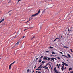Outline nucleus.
Returning a JSON list of instances; mask_svg holds the SVG:
<instances>
[{"mask_svg":"<svg viewBox=\"0 0 73 73\" xmlns=\"http://www.w3.org/2000/svg\"><path fill=\"white\" fill-rule=\"evenodd\" d=\"M17 46V45L15 44V45H14L12 48L11 49H13V48H16Z\"/></svg>","mask_w":73,"mask_h":73,"instance_id":"4","label":"nucleus"},{"mask_svg":"<svg viewBox=\"0 0 73 73\" xmlns=\"http://www.w3.org/2000/svg\"><path fill=\"white\" fill-rule=\"evenodd\" d=\"M33 73H35V72L34 71V70H33Z\"/></svg>","mask_w":73,"mask_h":73,"instance_id":"59","label":"nucleus"},{"mask_svg":"<svg viewBox=\"0 0 73 73\" xmlns=\"http://www.w3.org/2000/svg\"><path fill=\"white\" fill-rule=\"evenodd\" d=\"M54 48L53 47L50 46L49 47L50 49H53Z\"/></svg>","mask_w":73,"mask_h":73,"instance_id":"15","label":"nucleus"},{"mask_svg":"<svg viewBox=\"0 0 73 73\" xmlns=\"http://www.w3.org/2000/svg\"><path fill=\"white\" fill-rule=\"evenodd\" d=\"M37 56H35V58H37Z\"/></svg>","mask_w":73,"mask_h":73,"instance_id":"37","label":"nucleus"},{"mask_svg":"<svg viewBox=\"0 0 73 73\" xmlns=\"http://www.w3.org/2000/svg\"><path fill=\"white\" fill-rule=\"evenodd\" d=\"M64 66H62V68H64Z\"/></svg>","mask_w":73,"mask_h":73,"instance_id":"38","label":"nucleus"},{"mask_svg":"<svg viewBox=\"0 0 73 73\" xmlns=\"http://www.w3.org/2000/svg\"><path fill=\"white\" fill-rule=\"evenodd\" d=\"M43 66H42L41 67V68H43Z\"/></svg>","mask_w":73,"mask_h":73,"instance_id":"51","label":"nucleus"},{"mask_svg":"<svg viewBox=\"0 0 73 73\" xmlns=\"http://www.w3.org/2000/svg\"><path fill=\"white\" fill-rule=\"evenodd\" d=\"M38 58H36V60H38Z\"/></svg>","mask_w":73,"mask_h":73,"instance_id":"31","label":"nucleus"},{"mask_svg":"<svg viewBox=\"0 0 73 73\" xmlns=\"http://www.w3.org/2000/svg\"><path fill=\"white\" fill-rule=\"evenodd\" d=\"M43 68H45V67H44V66L43 67Z\"/></svg>","mask_w":73,"mask_h":73,"instance_id":"52","label":"nucleus"},{"mask_svg":"<svg viewBox=\"0 0 73 73\" xmlns=\"http://www.w3.org/2000/svg\"><path fill=\"white\" fill-rule=\"evenodd\" d=\"M62 65H63V66H64V64H62Z\"/></svg>","mask_w":73,"mask_h":73,"instance_id":"39","label":"nucleus"},{"mask_svg":"<svg viewBox=\"0 0 73 73\" xmlns=\"http://www.w3.org/2000/svg\"><path fill=\"white\" fill-rule=\"evenodd\" d=\"M45 61H42L41 62L42 64H43V63H44Z\"/></svg>","mask_w":73,"mask_h":73,"instance_id":"26","label":"nucleus"},{"mask_svg":"<svg viewBox=\"0 0 73 73\" xmlns=\"http://www.w3.org/2000/svg\"><path fill=\"white\" fill-rule=\"evenodd\" d=\"M52 54H56V53H55L54 52H52Z\"/></svg>","mask_w":73,"mask_h":73,"instance_id":"20","label":"nucleus"},{"mask_svg":"<svg viewBox=\"0 0 73 73\" xmlns=\"http://www.w3.org/2000/svg\"><path fill=\"white\" fill-rule=\"evenodd\" d=\"M11 11H12V10H10L8 12V13H9V12H11Z\"/></svg>","mask_w":73,"mask_h":73,"instance_id":"33","label":"nucleus"},{"mask_svg":"<svg viewBox=\"0 0 73 73\" xmlns=\"http://www.w3.org/2000/svg\"><path fill=\"white\" fill-rule=\"evenodd\" d=\"M61 37L62 38V36H61Z\"/></svg>","mask_w":73,"mask_h":73,"instance_id":"62","label":"nucleus"},{"mask_svg":"<svg viewBox=\"0 0 73 73\" xmlns=\"http://www.w3.org/2000/svg\"><path fill=\"white\" fill-rule=\"evenodd\" d=\"M60 64H59V65H58V66H60Z\"/></svg>","mask_w":73,"mask_h":73,"instance_id":"60","label":"nucleus"},{"mask_svg":"<svg viewBox=\"0 0 73 73\" xmlns=\"http://www.w3.org/2000/svg\"><path fill=\"white\" fill-rule=\"evenodd\" d=\"M9 16H10V15H11V14H9Z\"/></svg>","mask_w":73,"mask_h":73,"instance_id":"53","label":"nucleus"},{"mask_svg":"<svg viewBox=\"0 0 73 73\" xmlns=\"http://www.w3.org/2000/svg\"><path fill=\"white\" fill-rule=\"evenodd\" d=\"M65 48H68V47H67V46H66L65 47Z\"/></svg>","mask_w":73,"mask_h":73,"instance_id":"42","label":"nucleus"},{"mask_svg":"<svg viewBox=\"0 0 73 73\" xmlns=\"http://www.w3.org/2000/svg\"><path fill=\"white\" fill-rule=\"evenodd\" d=\"M15 61L9 65V69H11V66H12V65H13V64H15Z\"/></svg>","mask_w":73,"mask_h":73,"instance_id":"3","label":"nucleus"},{"mask_svg":"<svg viewBox=\"0 0 73 73\" xmlns=\"http://www.w3.org/2000/svg\"><path fill=\"white\" fill-rule=\"evenodd\" d=\"M46 69H48V67H47L46 68Z\"/></svg>","mask_w":73,"mask_h":73,"instance_id":"46","label":"nucleus"},{"mask_svg":"<svg viewBox=\"0 0 73 73\" xmlns=\"http://www.w3.org/2000/svg\"><path fill=\"white\" fill-rule=\"evenodd\" d=\"M62 64H63L65 65V66H68V64H67L66 63H65L64 62H62Z\"/></svg>","mask_w":73,"mask_h":73,"instance_id":"6","label":"nucleus"},{"mask_svg":"<svg viewBox=\"0 0 73 73\" xmlns=\"http://www.w3.org/2000/svg\"><path fill=\"white\" fill-rule=\"evenodd\" d=\"M41 72H40V71L38 72V73H41Z\"/></svg>","mask_w":73,"mask_h":73,"instance_id":"36","label":"nucleus"},{"mask_svg":"<svg viewBox=\"0 0 73 73\" xmlns=\"http://www.w3.org/2000/svg\"><path fill=\"white\" fill-rule=\"evenodd\" d=\"M66 69V67H65L64 68V69Z\"/></svg>","mask_w":73,"mask_h":73,"instance_id":"55","label":"nucleus"},{"mask_svg":"<svg viewBox=\"0 0 73 73\" xmlns=\"http://www.w3.org/2000/svg\"><path fill=\"white\" fill-rule=\"evenodd\" d=\"M50 61H52V60H50Z\"/></svg>","mask_w":73,"mask_h":73,"instance_id":"61","label":"nucleus"},{"mask_svg":"<svg viewBox=\"0 0 73 73\" xmlns=\"http://www.w3.org/2000/svg\"><path fill=\"white\" fill-rule=\"evenodd\" d=\"M57 72H58V73H60V72H58V71H57Z\"/></svg>","mask_w":73,"mask_h":73,"instance_id":"57","label":"nucleus"},{"mask_svg":"<svg viewBox=\"0 0 73 73\" xmlns=\"http://www.w3.org/2000/svg\"><path fill=\"white\" fill-rule=\"evenodd\" d=\"M47 58H48V57L46 56L44 58V59L45 60H46V61L47 60Z\"/></svg>","mask_w":73,"mask_h":73,"instance_id":"11","label":"nucleus"},{"mask_svg":"<svg viewBox=\"0 0 73 73\" xmlns=\"http://www.w3.org/2000/svg\"><path fill=\"white\" fill-rule=\"evenodd\" d=\"M47 70H49V68Z\"/></svg>","mask_w":73,"mask_h":73,"instance_id":"64","label":"nucleus"},{"mask_svg":"<svg viewBox=\"0 0 73 73\" xmlns=\"http://www.w3.org/2000/svg\"><path fill=\"white\" fill-rule=\"evenodd\" d=\"M60 68V66H58V68Z\"/></svg>","mask_w":73,"mask_h":73,"instance_id":"43","label":"nucleus"},{"mask_svg":"<svg viewBox=\"0 0 73 73\" xmlns=\"http://www.w3.org/2000/svg\"><path fill=\"white\" fill-rule=\"evenodd\" d=\"M59 53H61V54H63V53H62V52H60Z\"/></svg>","mask_w":73,"mask_h":73,"instance_id":"22","label":"nucleus"},{"mask_svg":"<svg viewBox=\"0 0 73 73\" xmlns=\"http://www.w3.org/2000/svg\"><path fill=\"white\" fill-rule=\"evenodd\" d=\"M4 19H3L0 21V24H1V23L2 22H3V21H4Z\"/></svg>","mask_w":73,"mask_h":73,"instance_id":"9","label":"nucleus"},{"mask_svg":"<svg viewBox=\"0 0 73 73\" xmlns=\"http://www.w3.org/2000/svg\"><path fill=\"white\" fill-rule=\"evenodd\" d=\"M20 1H21V0H19L18 1V2H19Z\"/></svg>","mask_w":73,"mask_h":73,"instance_id":"44","label":"nucleus"},{"mask_svg":"<svg viewBox=\"0 0 73 73\" xmlns=\"http://www.w3.org/2000/svg\"><path fill=\"white\" fill-rule=\"evenodd\" d=\"M49 52V51H46V52H45V53H46V52Z\"/></svg>","mask_w":73,"mask_h":73,"instance_id":"34","label":"nucleus"},{"mask_svg":"<svg viewBox=\"0 0 73 73\" xmlns=\"http://www.w3.org/2000/svg\"><path fill=\"white\" fill-rule=\"evenodd\" d=\"M47 66H48V64H46V65L45 66H44V67H45V68H46V67Z\"/></svg>","mask_w":73,"mask_h":73,"instance_id":"23","label":"nucleus"},{"mask_svg":"<svg viewBox=\"0 0 73 73\" xmlns=\"http://www.w3.org/2000/svg\"><path fill=\"white\" fill-rule=\"evenodd\" d=\"M30 20H31V19H29V21H27V22H29V21H30Z\"/></svg>","mask_w":73,"mask_h":73,"instance_id":"47","label":"nucleus"},{"mask_svg":"<svg viewBox=\"0 0 73 73\" xmlns=\"http://www.w3.org/2000/svg\"><path fill=\"white\" fill-rule=\"evenodd\" d=\"M70 31V30L69 29L68 30V31Z\"/></svg>","mask_w":73,"mask_h":73,"instance_id":"54","label":"nucleus"},{"mask_svg":"<svg viewBox=\"0 0 73 73\" xmlns=\"http://www.w3.org/2000/svg\"><path fill=\"white\" fill-rule=\"evenodd\" d=\"M27 72H29V69H28L27 70Z\"/></svg>","mask_w":73,"mask_h":73,"instance_id":"30","label":"nucleus"},{"mask_svg":"<svg viewBox=\"0 0 73 73\" xmlns=\"http://www.w3.org/2000/svg\"><path fill=\"white\" fill-rule=\"evenodd\" d=\"M19 42H17L16 45H17L19 44Z\"/></svg>","mask_w":73,"mask_h":73,"instance_id":"17","label":"nucleus"},{"mask_svg":"<svg viewBox=\"0 0 73 73\" xmlns=\"http://www.w3.org/2000/svg\"><path fill=\"white\" fill-rule=\"evenodd\" d=\"M47 65H49L52 69V66H51V64H50L49 63H47Z\"/></svg>","mask_w":73,"mask_h":73,"instance_id":"8","label":"nucleus"},{"mask_svg":"<svg viewBox=\"0 0 73 73\" xmlns=\"http://www.w3.org/2000/svg\"><path fill=\"white\" fill-rule=\"evenodd\" d=\"M67 56H68V57H69V58H71V56L70 55H69V54H68Z\"/></svg>","mask_w":73,"mask_h":73,"instance_id":"12","label":"nucleus"},{"mask_svg":"<svg viewBox=\"0 0 73 73\" xmlns=\"http://www.w3.org/2000/svg\"><path fill=\"white\" fill-rule=\"evenodd\" d=\"M61 69H62V71H64V68H61Z\"/></svg>","mask_w":73,"mask_h":73,"instance_id":"18","label":"nucleus"},{"mask_svg":"<svg viewBox=\"0 0 73 73\" xmlns=\"http://www.w3.org/2000/svg\"><path fill=\"white\" fill-rule=\"evenodd\" d=\"M39 70V69H36V70Z\"/></svg>","mask_w":73,"mask_h":73,"instance_id":"49","label":"nucleus"},{"mask_svg":"<svg viewBox=\"0 0 73 73\" xmlns=\"http://www.w3.org/2000/svg\"><path fill=\"white\" fill-rule=\"evenodd\" d=\"M50 59L51 60H53L54 62V58H51L50 57H48L47 59V60H50Z\"/></svg>","mask_w":73,"mask_h":73,"instance_id":"2","label":"nucleus"},{"mask_svg":"<svg viewBox=\"0 0 73 73\" xmlns=\"http://www.w3.org/2000/svg\"><path fill=\"white\" fill-rule=\"evenodd\" d=\"M35 36H34L32 38H31V40H33V38H35Z\"/></svg>","mask_w":73,"mask_h":73,"instance_id":"14","label":"nucleus"},{"mask_svg":"<svg viewBox=\"0 0 73 73\" xmlns=\"http://www.w3.org/2000/svg\"><path fill=\"white\" fill-rule=\"evenodd\" d=\"M54 59L56 60H57V59L56 58H54Z\"/></svg>","mask_w":73,"mask_h":73,"instance_id":"58","label":"nucleus"},{"mask_svg":"<svg viewBox=\"0 0 73 73\" xmlns=\"http://www.w3.org/2000/svg\"><path fill=\"white\" fill-rule=\"evenodd\" d=\"M36 65H35V66L34 67V69H35L36 68Z\"/></svg>","mask_w":73,"mask_h":73,"instance_id":"32","label":"nucleus"},{"mask_svg":"<svg viewBox=\"0 0 73 73\" xmlns=\"http://www.w3.org/2000/svg\"><path fill=\"white\" fill-rule=\"evenodd\" d=\"M70 72L71 73H73V71H71Z\"/></svg>","mask_w":73,"mask_h":73,"instance_id":"24","label":"nucleus"},{"mask_svg":"<svg viewBox=\"0 0 73 73\" xmlns=\"http://www.w3.org/2000/svg\"><path fill=\"white\" fill-rule=\"evenodd\" d=\"M58 64H56L57 66H58Z\"/></svg>","mask_w":73,"mask_h":73,"instance_id":"40","label":"nucleus"},{"mask_svg":"<svg viewBox=\"0 0 73 73\" xmlns=\"http://www.w3.org/2000/svg\"><path fill=\"white\" fill-rule=\"evenodd\" d=\"M66 58H69V57H67V56H66Z\"/></svg>","mask_w":73,"mask_h":73,"instance_id":"50","label":"nucleus"},{"mask_svg":"<svg viewBox=\"0 0 73 73\" xmlns=\"http://www.w3.org/2000/svg\"><path fill=\"white\" fill-rule=\"evenodd\" d=\"M32 19H33V16H32V15L30 18V19H31V20H32Z\"/></svg>","mask_w":73,"mask_h":73,"instance_id":"16","label":"nucleus"},{"mask_svg":"<svg viewBox=\"0 0 73 73\" xmlns=\"http://www.w3.org/2000/svg\"><path fill=\"white\" fill-rule=\"evenodd\" d=\"M46 10V9H45L43 11H42V15L44 14V12H45V11Z\"/></svg>","mask_w":73,"mask_h":73,"instance_id":"10","label":"nucleus"},{"mask_svg":"<svg viewBox=\"0 0 73 73\" xmlns=\"http://www.w3.org/2000/svg\"><path fill=\"white\" fill-rule=\"evenodd\" d=\"M60 40V38H56L54 40V41H53V42H54V41H56V40Z\"/></svg>","mask_w":73,"mask_h":73,"instance_id":"7","label":"nucleus"},{"mask_svg":"<svg viewBox=\"0 0 73 73\" xmlns=\"http://www.w3.org/2000/svg\"><path fill=\"white\" fill-rule=\"evenodd\" d=\"M40 9L39 10L38 12L37 13H36V14H35L33 15L32 16H33V17H34V16H38V14L40 13Z\"/></svg>","mask_w":73,"mask_h":73,"instance_id":"1","label":"nucleus"},{"mask_svg":"<svg viewBox=\"0 0 73 73\" xmlns=\"http://www.w3.org/2000/svg\"><path fill=\"white\" fill-rule=\"evenodd\" d=\"M24 37H25V36H23L22 38H24Z\"/></svg>","mask_w":73,"mask_h":73,"instance_id":"35","label":"nucleus"},{"mask_svg":"<svg viewBox=\"0 0 73 73\" xmlns=\"http://www.w3.org/2000/svg\"><path fill=\"white\" fill-rule=\"evenodd\" d=\"M41 66H42L41 65H40V66H39V67H41Z\"/></svg>","mask_w":73,"mask_h":73,"instance_id":"45","label":"nucleus"},{"mask_svg":"<svg viewBox=\"0 0 73 73\" xmlns=\"http://www.w3.org/2000/svg\"><path fill=\"white\" fill-rule=\"evenodd\" d=\"M40 66L38 67V69H40Z\"/></svg>","mask_w":73,"mask_h":73,"instance_id":"41","label":"nucleus"},{"mask_svg":"<svg viewBox=\"0 0 73 73\" xmlns=\"http://www.w3.org/2000/svg\"><path fill=\"white\" fill-rule=\"evenodd\" d=\"M44 69L46 70V69H46V68H45Z\"/></svg>","mask_w":73,"mask_h":73,"instance_id":"63","label":"nucleus"},{"mask_svg":"<svg viewBox=\"0 0 73 73\" xmlns=\"http://www.w3.org/2000/svg\"><path fill=\"white\" fill-rule=\"evenodd\" d=\"M70 51L71 52H73V51H72V49H70Z\"/></svg>","mask_w":73,"mask_h":73,"instance_id":"27","label":"nucleus"},{"mask_svg":"<svg viewBox=\"0 0 73 73\" xmlns=\"http://www.w3.org/2000/svg\"><path fill=\"white\" fill-rule=\"evenodd\" d=\"M54 71H55V73H58V72H58V71H57L56 70V68L55 67L54 68Z\"/></svg>","mask_w":73,"mask_h":73,"instance_id":"5","label":"nucleus"},{"mask_svg":"<svg viewBox=\"0 0 73 73\" xmlns=\"http://www.w3.org/2000/svg\"><path fill=\"white\" fill-rule=\"evenodd\" d=\"M42 61L41 60H40L38 61V62H41Z\"/></svg>","mask_w":73,"mask_h":73,"instance_id":"28","label":"nucleus"},{"mask_svg":"<svg viewBox=\"0 0 73 73\" xmlns=\"http://www.w3.org/2000/svg\"><path fill=\"white\" fill-rule=\"evenodd\" d=\"M62 56H64V57H66V56L65 55H62Z\"/></svg>","mask_w":73,"mask_h":73,"instance_id":"25","label":"nucleus"},{"mask_svg":"<svg viewBox=\"0 0 73 73\" xmlns=\"http://www.w3.org/2000/svg\"><path fill=\"white\" fill-rule=\"evenodd\" d=\"M72 68L71 67H70L69 68V71H70V70H72Z\"/></svg>","mask_w":73,"mask_h":73,"instance_id":"13","label":"nucleus"},{"mask_svg":"<svg viewBox=\"0 0 73 73\" xmlns=\"http://www.w3.org/2000/svg\"><path fill=\"white\" fill-rule=\"evenodd\" d=\"M44 57V56H42L39 59H40L41 58H42V57Z\"/></svg>","mask_w":73,"mask_h":73,"instance_id":"19","label":"nucleus"},{"mask_svg":"<svg viewBox=\"0 0 73 73\" xmlns=\"http://www.w3.org/2000/svg\"><path fill=\"white\" fill-rule=\"evenodd\" d=\"M39 70H41V68H40L39 69Z\"/></svg>","mask_w":73,"mask_h":73,"instance_id":"48","label":"nucleus"},{"mask_svg":"<svg viewBox=\"0 0 73 73\" xmlns=\"http://www.w3.org/2000/svg\"><path fill=\"white\" fill-rule=\"evenodd\" d=\"M38 71H36V72H38Z\"/></svg>","mask_w":73,"mask_h":73,"instance_id":"56","label":"nucleus"},{"mask_svg":"<svg viewBox=\"0 0 73 73\" xmlns=\"http://www.w3.org/2000/svg\"><path fill=\"white\" fill-rule=\"evenodd\" d=\"M11 3V0H10V1H9V2L8 3Z\"/></svg>","mask_w":73,"mask_h":73,"instance_id":"29","label":"nucleus"},{"mask_svg":"<svg viewBox=\"0 0 73 73\" xmlns=\"http://www.w3.org/2000/svg\"><path fill=\"white\" fill-rule=\"evenodd\" d=\"M57 58H58V59L59 60H61L60 58V57H57Z\"/></svg>","mask_w":73,"mask_h":73,"instance_id":"21","label":"nucleus"}]
</instances>
